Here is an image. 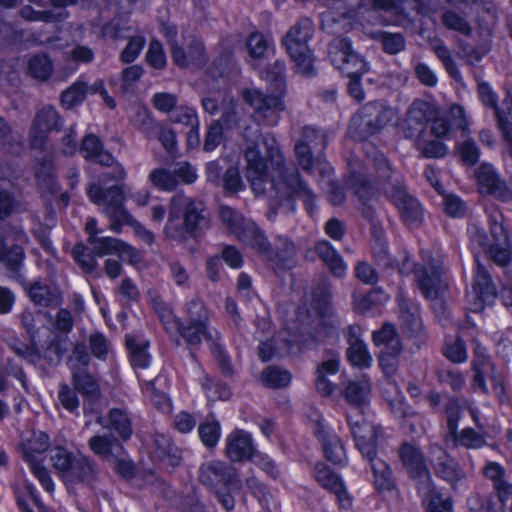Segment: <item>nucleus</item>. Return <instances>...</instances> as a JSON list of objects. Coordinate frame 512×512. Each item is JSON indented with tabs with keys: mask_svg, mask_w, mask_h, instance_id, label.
Instances as JSON below:
<instances>
[{
	"mask_svg": "<svg viewBox=\"0 0 512 512\" xmlns=\"http://www.w3.org/2000/svg\"><path fill=\"white\" fill-rule=\"evenodd\" d=\"M239 129L246 144V178L253 192L257 195L265 193L266 184L269 183L274 193L267 213L268 220L274 222L277 214L293 211L294 196L303 199L308 214L312 216L315 211L314 194L300 178L298 170L286 165L274 136L262 134L259 124L253 121H243Z\"/></svg>",
	"mask_w": 512,
	"mask_h": 512,
	"instance_id": "f257e3e1",
	"label": "nucleus"
},
{
	"mask_svg": "<svg viewBox=\"0 0 512 512\" xmlns=\"http://www.w3.org/2000/svg\"><path fill=\"white\" fill-rule=\"evenodd\" d=\"M373 165L379 192L397 208L402 220L412 223L423 222V208L418 199L408 191L404 176L392 168L383 154L374 157Z\"/></svg>",
	"mask_w": 512,
	"mask_h": 512,
	"instance_id": "f03ea898",
	"label": "nucleus"
},
{
	"mask_svg": "<svg viewBox=\"0 0 512 512\" xmlns=\"http://www.w3.org/2000/svg\"><path fill=\"white\" fill-rule=\"evenodd\" d=\"M327 144L328 132L325 129L312 125L302 128L300 138L295 144V155L303 171L308 174L317 171L322 178L333 173V168L324 157Z\"/></svg>",
	"mask_w": 512,
	"mask_h": 512,
	"instance_id": "7ed1b4c3",
	"label": "nucleus"
},
{
	"mask_svg": "<svg viewBox=\"0 0 512 512\" xmlns=\"http://www.w3.org/2000/svg\"><path fill=\"white\" fill-rule=\"evenodd\" d=\"M314 32L313 21L308 17H302L290 27L282 39V44L294 62L297 72L305 76L315 75L313 54L308 45Z\"/></svg>",
	"mask_w": 512,
	"mask_h": 512,
	"instance_id": "20e7f679",
	"label": "nucleus"
},
{
	"mask_svg": "<svg viewBox=\"0 0 512 512\" xmlns=\"http://www.w3.org/2000/svg\"><path fill=\"white\" fill-rule=\"evenodd\" d=\"M471 242L489 254L502 267L512 262V247L505 226H472L468 230Z\"/></svg>",
	"mask_w": 512,
	"mask_h": 512,
	"instance_id": "39448f33",
	"label": "nucleus"
},
{
	"mask_svg": "<svg viewBox=\"0 0 512 512\" xmlns=\"http://www.w3.org/2000/svg\"><path fill=\"white\" fill-rule=\"evenodd\" d=\"M398 456L403 470L413 480L418 494L429 495L433 491V478L421 449L404 442L398 449Z\"/></svg>",
	"mask_w": 512,
	"mask_h": 512,
	"instance_id": "423d86ee",
	"label": "nucleus"
},
{
	"mask_svg": "<svg viewBox=\"0 0 512 512\" xmlns=\"http://www.w3.org/2000/svg\"><path fill=\"white\" fill-rule=\"evenodd\" d=\"M331 64L344 76L364 75L370 70L369 63L357 52L348 37H335L328 46Z\"/></svg>",
	"mask_w": 512,
	"mask_h": 512,
	"instance_id": "0eeeda50",
	"label": "nucleus"
},
{
	"mask_svg": "<svg viewBox=\"0 0 512 512\" xmlns=\"http://www.w3.org/2000/svg\"><path fill=\"white\" fill-rule=\"evenodd\" d=\"M428 454L429 463L436 477L445 481L456 492L467 487V472L446 449L433 444L430 445Z\"/></svg>",
	"mask_w": 512,
	"mask_h": 512,
	"instance_id": "6e6552de",
	"label": "nucleus"
},
{
	"mask_svg": "<svg viewBox=\"0 0 512 512\" xmlns=\"http://www.w3.org/2000/svg\"><path fill=\"white\" fill-rule=\"evenodd\" d=\"M87 193L93 203L104 206V212L111 220V224H140L124 209L122 205L124 194L118 185L103 188L100 185L91 184Z\"/></svg>",
	"mask_w": 512,
	"mask_h": 512,
	"instance_id": "1a4fd4ad",
	"label": "nucleus"
},
{
	"mask_svg": "<svg viewBox=\"0 0 512 512\" xmlns=\"http://www.w3.org/2000/svg\"><path fill=\"white\" fill-rule=\"evenodd\" d=\"M346 421L355 442V447L362 456L366 457L377 453L380 427L367 421L359 408H350L346 412Z\"/></svg>",
	"mask_w": 512,
	"mask_h": 512,
	"instance_id": "9d476101",
	"label": "nucleus"
},
{
	"mask_svg": "<svg viewBox=\"0 0 512 512\" xmlns=\"http://www.w3.org/2000/svg\"><path fill=\"white\" fill-rule=\"evenodd\" d=\"M200 482L206 487L219 490L221 487L231 491H241L242 482L238 470L222 461L203 463L199 469Z\"/></svg>",
	"mask_w": 512,
	"mask_h": 512,
	"instance_id": "9b49d317",
	"label": "nucleus"
},
{
	"mask_svg": "<svg viewBox=\"0 0 512 512\" xmlns=\"http://www.w3.org/2000/svg\"><path fill=\"white\" fill-rule=\"evenodd\" d=\"M477 92L481 103L494 110L497 126L508 142L509 154L512 156V100L504 99L502 107H499L497 94L485 81L478 82Z\"/></svg>",
	"mask_w": 512,
	"mask_h": 512,
	"instance_id": "f8f14e48",
	"label": "nucleus"
},
{
	"mask_svg": "<svg viewBox=\"0 0 512 512\" xmlns=\"http://www.w3.org/2000/svg\"><path fill=\"white\" fill-rule=\"evenodd\" d=\"M474 259L476 263L474 281L472 291L467 293L466 299L471 311L480 312L485 306L494 304L497 291L489 271L479 262L477 255Z\"/></svg>",
	"mask_w": 512,
	"mask_h": 512,
	"instance_id": "ddd939ff",
	"label": "nucleus"
},
{
	"mask_svg": "<svg viewBox=\"0 0 512 512\" xmlns=\"http://www.w3.org/2000/svg\"><path fill=\"white\" fill-rule=\"evenodd\" d=\"M311 422L313 432L322 444L326 459L337 465L346 464L347 456L344 445L341 439L333 433L323 416L315 413L314 416H311Z\"/></svg>",
	"mask_w": 512,
	"mask_h": 512,
	"instance_id": "4468645a",
	"label": "nucleus"
},
{
	"mask_svg": "<svg viewBox=\"0 0 512 512\" xmlns=\"http://www.w3.org/2000/svg\"><path fill=\"white\" fill-rule=\"evenodd\" d=\"M271 90V94H264L258 89H247L243 92V99L257 114L264 118L272 117L271 124H275L277 122L276 113L285 109L282 100L284 94L275 92L274 89Z\"/></svg>",
	"mask_w": 512,
	"mask_h": 512,
	"instance_id": "2eb2a0df",
	"label": "nucleus"
},
{
	"mask_svg": "<svg viewBox=\"0 0 512 512\" xmlns=\"http://www.w3.org/2000/svg\"><path fill=\"white\" fill-rule=\"evenodd\" d=\"M64 120L53 106L43 107L37 112L30 130L31 145L42 146L49 131H60Z\"/></svg>",
	"mask_w": 512,
	"mask_h": 512,
	"instance_id": "dca6fc26",
	"label": "nucleus"
},
{
	"mask_svg": "<svg viewBox=\"0 0 512 512\" xmlns=\"http://www.w3.org/2000/svg\"><path fill=\"white\" fill-rule=\"evenodd\" d=\"M205 206L202 201L183 194H176L170 202L169 221L183 219V224H198L205 220Z\"/></svg>",
	"mask_w": 512,
	"mask_h": 512,
	"instance_id": "f3484780",
	"label": "nucleus"
},
{
	"mask_svg": "<svg viewBox=\"0 0 512 512\" xmlns=\"http://www.w3.org/2000/svg\"><path fill=\"white\" fill-rule=\"evenodd\" d=\"M178 326L174 333L169 334L170 340L176 346H180L183 339L190 349L197 348L201 345L202 338L210 345L219 335L216 330H211L208 324L184 323L180 319Z\"/></svg>",
	"mask_w": 512,
	"mask_h": 512,
	"instance_id": "a211bd4d",
	"label": "nucleus"
},
{
	"mask_svg": "<svg viewBox=\"0 0 512 512\" xmlns=\"http://www.w3.org/2000/svg\"><path fill=\"white\" fill-rule=\"evenodd\" d=\"M349 185L361 202L360 210L363 218L370 224L379 222L375 208L370 203L374 200L375 191L368 177L363 173H353L349 179Z\"/></svg>",
	"mask_w": 512,
	"mask_h": 512,
	"instance_id": "6ab92c4d",
	"label": "nucleus"
},
{
	"mask_svg": "<svg viewBox=\"0 0 512 512\" xmlns=\"http://www.w3.org/2000/svg\"><path fill=\"white\" fill-rule=\"evenodd\" d=\"M360 117L367 137L378 133L392 120L393 110L382 102H369L360 109Z\"/></svg>",
	"mask_w": 512,
	"mask_h": 512,
	"instance_id": "aec40b11",
	"label": "nucleus"
},
{
	"mask_svg": "<svg viewBox=\"0 0 512 512\" xmlns=\"http://www.w3.org/2000/svg\"><path fill=\"white\" fill-rule=\"evenodd\" d=\"M100 472L96 462L88 456L77 454L66 484H82L93 489L99 480Z\"/></svg>",
	"mask_w": 512,
	"mask_h": 512,
	"instance_id": "412c9836",
	"label": "nucleus"
},
{
	"mask_svg": "<svg viewBox=\"0 0 512 512\" xmlns=\"http://www.w3.org/2000/svg\"><path fill=\"white\" fill-rule=\"evenodd\" d=\"M430 120L429 105L422 100H415L407 111L403 123V132L406 138H418L426 130Z\"/></svg>",
	"mask_w": 512,
	"mask_h": 512,
	"instance_id": "4be33fe9",
	"label": "nucleus"
},
{
	"mask_svg": "<svg viewBox=\"0 0 512 512\" xmlns=\"http://www.w3.org/2000/svg\"><path fill=\"white\" fill-rule=\"evenodd\" d=\"M314 474L317 482L324 489L336 495L341 507L345 509L351 507V500L339 475L324 463L315 465Z\"/></svg>",
	"mask_w": 512,
	"mask_h": 512,
	"instance_id": "5701e85b",
	"label": "nucleus"
},
{
	"mask_svg": "<svg viewBox=\"0 0 512 512\" xmlns=\"http://www.w3.org/2000/svg\"><path fill=\"white\" fill-rule=\"evenodd\" d=\"M255 453L252 437L243 430L232 431L226 439V455L233 462L247 461Z\"/></svg>",
	"mask_w": 512,
	"mask_h": 512,
	"instance_id": "b1692460",
	"label": "nucleus"
},
{
	"mask_svg": "<svg viewBox=\"0 0 512 512\" xmlns=\"http://www.w3.org/2000/svg\"><path fill=\"white\" fill-rule=\"evenodd\" d=\"M399 322L403 333L409 338H422L423 325L416 305L410 304L402 295L397 297Z\"/></svg>",
	"mask_w": 512,
	"mask_h": 512,
	"instance_id": "393cba45",
	"label": "nucleus"
},
{
	"mask_svg": "<svg viewBox=\"0 0 512 512\" xmlns=\"http://www.w3.org/2000/svg\"><path fill=\"white\" fill-rule=\"evenodd\" d=\"M231 233L245 246L256 250L261 255L269 254L271 243L259 226H230Z\"/></svg>",
	"mask_w": 512,
	"mask_h": 512,
	"instance_id": "a878e982",
	"label": "nucleus"
},
{
	"mask_svg": "<svg viewBox=\"0 0 512 512\" xmlns=\"http://www.w3.org/2000/svg\"><path fill=\"white\" fill-rule=\"evenodd\" d=\"M415 277L423 296L426 299H436L444 286L441 269L432 264L420 266L419 269L415 270Z\"/></svg>",
	"mask_w": 512,
	"mask_h": 512,
	"instance_id": "bb28decb",
	"label": "nucleus"
},
{
	"mask_svg": "<svg viewBox=\"0 0 512 512\" xmlns=\"http://www.w3.org/2000/svg\"><path fill=\"white\" fill-rule=\"evenodd\" d=\"M96 423L114 432L120 440L128 441L132 434V421L126 410L113 408L108 412L107 421L101 416L97 417Z\"/></svg>",
	"mask_w": 512,
	"mask_h": 512,
	"instance_id": "cd10ccee",
	"label": "nucleus"
},
{
	"mask_svg": "<svg viewBox=\"0 0 512 512\" xmlns=\"http://www.w3.org/2000/svg\"><path fill=\"white\" fill-rule=\"evenodd\" d=\"M24 258L25 252L20 245L13 244L7 246L5 244L3 248L0 249V263L6 267L8 277L15 280L20 285H25V277L21 272Z\"/></svg>",
	"mask_w": 512,
	"mask_h": 512,
	"instance_id": "c85d7f7f",
	"label": "nucleus"
},
{
	"mask_svg": "<svg viewBox=\"0 0 512 512\" xmlns=\"http://www.w3.org/2000/svg\"><path fill=\"white\" fill-rule=\"evenodd\" d=\"M265 257L271 262L273 269L278 272L291 270L296 266V248L292 241L286 238H278L276 251L271 249Z\"/></svg>",
	"mask_w": 512,
	"mask_h": 512,
	"instance_id": "c756f323",
	"label": "nucleus"
},
{
	"mask_svg": "<svg viewBox=\"0 0 512 512\" xmlns=\"http://www.w3.org/2000/svg\"><path fill=\"white\" fill-rule=\"evenodd\" d=\"M368 460L374 476V485L378 491H391L396 487L392 468L377 456V453L364 457Z\"/></svg>",
	"mask_w": 512,
	"mask_h": 512,
	"instance_id": "7c9ffc66",
	"label": "nucleus"
},
{
	"mask_svg": "<svg viewBox=\"0 0 512 512\" xmlns=\"http://www.w3.org/2000/svg\"><path fill=\"white\" fill-rule=\"evenodd\" d=\"M141 130L147 137L157 136L168 154L174 155L176 153L177 139L172 129L163 127L159 122L147 116L142 121Z\"/></svg>",
	"mask_w": 512,
	"mask_h": 512,
	"instance_id": "2f4dec72",
	"label": "nucleus"
},
{
	"mask_svg": "<svg viewBox=\"0 0 512 512\" xmlns=\"http://www.w3.org/2000/svg\"><path fill=\"white\" fill-rule=\"evenodd\" d=\"M80 152L86 160L102 166H111L114 162L112 154L104 149L102 141L94 134H89L83 138Z\"/></svg>",
	"mask_w": 512,
	"mask_h": 512,
	"instance_id": "473e14b6",
	"label": "nucleus"
},
{
	"mask_svg": "<svg viewBox=\"0 0 512 512\" xmlns=\"http://www.w3.org/2000/svg\"><path fill=\"white\" fill-rule=\"evenodd\" d=\"M315 252L328 267L331 274L337 278H343L346 274L347 265L338 251L326 240L315 244Z\"/></svg>",
	"mask_w": 512,
	"mask_h": 512,
	"instance_id": "72a5a7b5",
	"label": "nucleus"
},
{
	"mask_svg": "<svg viewBox=\"0 0 512 512\" xmlns=\"http://www.w3.org/2000/svg\"><path fill=\"white\" fill-rule=\"evenodd\" d=\"M476 178L481 193H487L498 199V192L502 191L505 182L500 179L491 164H481L476 170Z\"/></svg>",
	"mask_w": 512,
	"mask_h": 512,
	"instance_id": "f704fd0d",
	"label": "nucleus"
},
{
	"mask_svg": "<svg viewBox=\"0 0 512 512\" xmlns=\"http://www.w3.org/2000/svg\"><path fill=\"white\" fill-rule=\"evenodd\" d=\"M155 455L166 465L176 467L181 461V451L168 435H154Z\"/></svg>",
	"mask_w": 512,
	"mask_h": 512,
	"instance_id": "c9c22d12",
	"label": "nucleus"
},
{
	"mask_svg": "<svg viewBox=\"0 0 512 512\" xmlns=\"http://www.w3.org/2000/svg\"><path fill=\"white\" fill-rule=\"evenodd\" d=\"M28 293L30 300L35 304L42 307L57 306L60 304V296L58 292L42 283L36 281L31 285H22Z\"/></svg>",
	"mask_w": 512,
	"mask_h": 512,
	"instance_id": "e433bc0d",
	"label": "nucleus"
},
{
	"mask_svg": "<svg viewBox=\"0 0 512 512\" xmlns=\"http://www.w3.org/2000/svg\"><path fill=\"white\" fill-rule=\"evenodd\" d=\"M88 82L80 76L75 82L60 93V104L66 110H72L82 105L88 95Z\"/></svg>",
	"mask_w": 512,
	"mask_h": 512,
	"instance_id": "4c0bfd02",
	"label": "nucleus"
},
{
	"mask_svg": "<svg viewBox=\"0 0 512 512\" xmlns=\"http://www.w3.org/2000/svg\"><path fill=\"white\" fill-rule=\"evenodd\" d=\"M86 233L88 235V242L93 247V252L97 256H105L109 254H117L121 240L110 237L99 235L100 231L96 229V226H85Z\"/></svg>",
	"mask_w": 512,
	"mask_h": 512,
	"instance_id": "58836bf2",
	"label": "nucleus"
},
{
	"mask_svg": "<svg viewBox=\"0 0 512 512\" xmlns=\"http://www.w3.org/2000/svg\"><path fill=\"white\" fill-rule=\"evenodd\" d=\"M372 338L376 346H383L382 350H390L394 354L402 353L401 339L394 324L385 323L381 329L373 332Z\"/></svg>",
	"mask_w": 512,
	"mask_h": 512,
	"instance_id": "ea45409f",
	"label": "nucleus"
},
{
	"mask_svg": "<svg viewBox=\"0 0 512 512\" xmlns=\"http://www.w3.org/2000/svg\"><path fill=\"white\" fill-rule=\"evenodd\" d=\"M91 451L106 461H112L116 451H122V444L113 435H94L88 441Z\"/></svg>",
	"mask_w": 512,
	"mask_h": 512,
	"instance_id": "a19ab883",
	"label": "nucleus"
},
{
	"mask_svg": "<svg viewBox=\"0 0 512 512\" xmlns=\"http://www.w3.org/2000/svg\"><path fill=\"white\" fill-rule=\"evenodd\" d=\"M340 370V355L334 351H326L323 360L317 365L315 372V387L317 391H324L329 386L323 380V374L335 376Z\"/></svg>",
	"mask_w": 512,
	"mask_h": 512,
	"instance_id": "79ce46f5",
	"label": "nucleus"
},
{
	"mask_svg": "<svg viewBox=\"0 0 512 512\" xmlns=\"http://www.w3.org/2000/svg\"><path fill=\"white\" fill-rule=\"evenodd\" d=\"M371 234L372 254L376 263L385 268H393L394 264L388 252L387 242L382 234L380 226H373Z\"/></svg>",
	"mask_w": 512,
	"mask_h": 512,
	"instance_id": "37998d69",
	"label": "nucleus"
},
{
	"mask_svg": "<svg viewBox=\"0 0 512 512\" xmlns=\"http://www.w3.org/2000/svg\"><path fill=\"white\" fill-rule=\"evenodd\" d=\"M355 171L351 172L345 184L340 183L337 180L331 178L332 173L329 176L322 178L320 176V184L323 186L327 193L328 201L334 206H340L346 200V187L349 188L353 193V189L349 185V179Z\"/></svg>",
	"mask_w": 512,
	"mask_h": 512,
	"instance_id": "c03bdc74",
	"label": "nucleus"
},
{
	"mask_svg": "<svg viewBox=\"0 0 512 512\" xmlns=\"http://www.w3.org/2000/svg\"><path fill=\"white\" fill-rule=\"evenodd\" d=\"M49 444V436L46 433H34L22 446L24 460L27 463L41 461L40 456L49 448Z\"/></svg>",
	"mask_w": 512,
	"mask_h": 512,
	"instance_id": "a18cd8bd",
	"label": "nucleus"
},
{
	"mask_svg": "<svg viewBox=\"0 0 512 512\" xmlns=\"http://www.w3.org/2000/svg\"><path fill=\"white\" fill-rule=\"evenodd\" d=\"M72 381L75 390L83 396L97 397L99 395L97 380L85 368L75 369L72 373Z\"/></svg>",
	"mask_w": 512,
	"mask_h": 512,
	"instance_id": "49530a36",
	"label": "nucleus"
},
{
	"mask_svg": "<svg viewBox=\"0 0 512 512\" xmlns=\"http://www.w3.org/2000/svg\"><path fill=\"white\" fill-rule=\"evenodd\" d=\"M71 255L83 273L92 274L96 272L98 276L100 275L97 272L98 263L95 258L97 255L93 252V248L90 249L84 244L78 243L73 247Z\"/></svg>",
	"mask_w": 512,
	"mask_h": 512,
	"instance_id": "de8ad7c7",
	"label": "nucleus"
},
{
	"mask_svg": "<svg viewBox=\"0 0 512 512\" xmlns=\"http://www.w3.org/2000/svg\"><path fill=\"white\" fill-rule=\"evenodd\" d=\"M373 38L381 45L382 50L389 55H396L406 48V39L402 33L378 31Z\"/></svg>",
	"mask_w": 512,
	"mask_h": 512,
	"instance_id": "09e8293b",
	"label": "nucleus"
},
{
	"mask_svg": "<svg viewBox=\"0 0 512 512\" xmlns=\"http://www.w3.org/2000/svg\"><path fill=\"white\" fill-rule=\"evenodd\" d=\"M28 73L34 79L47 81L53 72V62L47 54H35L28 61Z\"/></svg>",
	"mask_w": 512,
	"mask_h": 512,
	"instance_id": "8fccbe9b",
	"label": "nucleus"
},
{
	"mask_svg": "<svg viewBox=\"0 0 512 512\" xmlns=\"http://www.w3.org/2000/svg\"><path fill=\"white\" fill-rule=\"evenodd\" d=\"M387 293L380 287L371 289L367 294L355 299V309L362 314L373 311L388 301Z\"/></svg>",
	"mask_w": 512,
	"mask_h": 512,
	"instance_id": "3c124183",
	"label": "nucleus"
},
{
	"mask_svg": "<svg viewBox=\"0 0 512 512\" xmlns=\"http://www.w3.org/2000/svg\"><path fill=\"white\" fill-rule=\"evenodd\" d=\"M432 50L444 66L448 75L457 83L463 84V76L452 57L450 49L444 44V42L439 41L437 44L433 45Z\"/></svg>",
	"mask_w": 512,
	"mask_h": 512,
	"instance_id": "603ef678",
	"label": "nucleus"
},
{
	"mask_svg": "<svg viewBox=\"0 0 512 512\" xmlns=\"http://www.w3.org/2000/svg\"><path fill=\"white\" fill-rule=\"evenodd\" d=\"M76 456L63 447L51 450L52 466L64 482L67 480V474H70L72 470Z\"/></svg>",
	"mask_w": 512,
	"mask_h": 512,
	"instance_id": "864d4df0",
	"label": "nucleus"
},
{
	"mask_svg": "<svg viewBox=\"0 0 512 512\" xmlns=\"http://www.w3.org/2000/svg\"><path fill=\"white\" fill-rule=\"evenodd\" d=\"M448 437L454 442V446H462L466 449H480L486 444L484 436L470 427L457 430L455 434Z\"/></svg>",
	"mask_w": 512,
	"mask_h": 512,
	"instance_id": "5fc2aeb1",
	"label": "nucleus"
},
{
	"mask_svg": "<svg viewBox=\"0 0 512 512\" xmlns=\"http://www.w3.org/2000/svg\"><path fill=\"white\" fill-rule=\"evenodd\" d=\"M183 310L187 317V323H209L208 309L206 308L203 300L200 297L194 296L190 300H187L184 304Z\"/></svg>",
	"mask_w": 512,
	"mask_h": 512,
	"instance_id": "6e6d98bb",
	"label": "nucleus"
},
{
	"mask_svg": "<svg viewBox=\"0 0 512 512\" xmlns=\"http://www.w3.org/2000/svg\"><path fill=\"white\" fill-rule=\"evenodd\" d=\"M347 358L349 362L359 368H368L371 366L372 358L367 350L365 343L360 339L352 341L347 349Z\"/></svg>",
	"mask_w": 512,
	"mask_h": 512,
	"instance_id": "4d7b16f0",
	"label": "nucleus"
},
{
	"mask_svg": "<svg viewBox=\"0 0 512 512\" xmlns=\"http://www.w3.org/2000/svg\"><path fill=\"white\" fill-rule=\"evenodd\" d=\"M369 386L365 382L350 381L344 390V397L348 403L352 405L351 408L361 409L367 399Z\"/></svg>",
	"mask_w": 512,
	"mask_h": 512,
	"instance_id": "13d9d810",
	"label": "nucleus"
},
{
	"mask_svg": "<svg viewBox=\"0 0 512 512\" xmlns=\"http://www.w3.org/2000/svg\"><path fill=\"white\" fill-rule=\"evenodd\" d=\"M263 383L271 388H283L291 382V373L276 366H268L262 372Z\"/></svg>",
	"mask_w": 512,
	"mask_h": 512,
	"instance_id": "bf43d9fd",
	"label": "nucleus"
},
{
	"mask_svg": "<svg viewBox=\"0 0 512 512\" xmlns=\"http://www.w3.org/2000/svg\"><path fill=\"white\" fill-rule=\"evenodd\" d=\"M126 346L130 351V361L134 368H147L150 364V355L147 352V343L139 344L133 338L126 339Z\"/></svg>",
	"mask_w": 512,
	"mask_h": 512,
	"instance_id": "052dcab7",
	"label": "nucleus"
},
{
	"mask_svg": "<svg viewBox=\"0 0 512 512\" xmlns=\"http://www.w3.org/2000/svg\"><path fill=\"white\" fill-rule=\"evenodd\" d=\"M474 377L472 379V388L474 390H480L484 394H488V387L486 385L484 374L488 372V370H493V363L489 358H478L474 359L472 362Z\"/></svg>",
	"mask_w": 512,
	"mask_h": 512,
	"instance_id": "680f3d73",
	"label": "nucleus"
},
{
	"mask_svg": "<svg viewBox=\"0 0 512 512\" xmlns=\"http://www.w3.org/2000/svg\"><path fill=\"white\" fill-rule=\"evenodd\" d=\"M441 19L443 25L449 30L457 31L465 36L472 34L473 29L469 22L453 10L443 12Z\"/></svg>",
	"mask_w": 512,
	"mask_h": 512,
	"instance_id": "e2e57ef3",
	"label": "nucleus"
},
{
	"mask_svg": "<svg viewBox=\"0 0 512 512\" xmlns=\"http://www.w3.org/2000/svg\"><path fill=\"white\" fill-rule=\"evenodd\" d=\"M285 71L286 65L282 60H276L267 70L266 77L271 89L280 94H284L286 89Z\"/></svg>",
	"mask_w": 512,
	"mask_h": 512,
	"instance_id": "0e129e2a",
	"label": "nucleus"
},
{
	"mask_svg": "<svg viewBox=\"0 0 512 512\" xmlns=\"http://www.w3.org/2000/svg\"><path fill=\"white\" fill-rule=\"evenodd\" d=\"M154 310L158 315L165 331L168 333H174L178 329L179 320L177 316L174 315L171 308H169L163 301L155 299L154 300Z\"/></svg>",
	"mask_w": 512,
	"mask_h": 512,
	"instance_id": "69168bd1",
	"label": "nucleus"
},
{
	"mask_svg": "<svg viewBox=\"0 0 512 512\" xmlns=\"http://www.w3.org/2000/svg\"><path fill=\"white\" fill-rule=\"evenodd\" d=\"M198 433L202 443L206 447L212 448L216 446L219 441L221 435L220 424L214 419L207 420L199 425Z\"/></svg>",
	"mask_w": 512,
	"mask_h": 512,
	"instance_id": "338daca9",
	"label": "nucleus"
},
{
	"mask_svg": "<svg viewBox=\"0 0 512 512\" xmlns=\"http://www.w3.org/2000/svg\"><path fill=\"white\" fill-rule=\"evenodd\" d=\"M149 180L159 189L171 191L178 186L175 173L165 168H157L150 172Z\"/></svg>",
	"mask_w": 512,
	"mask_h": 512,
	"instance_id": "774afa93",
	"label": "nucleus"
}]
</instances>
